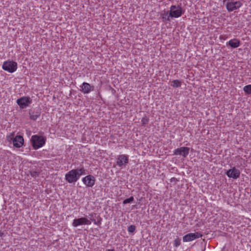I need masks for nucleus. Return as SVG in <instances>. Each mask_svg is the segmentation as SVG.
<instances>
[{"label": "nucleus", "mask_w": 251, "mask_h": 251, "mask_svg": "<svg viewBox=\"0 0 251 251\" xmlns=\"http://www.w3.org/2000/svg\"><path fill=\"white\" fill-rule=\"evenodd\" d=\"M86 171L83 167L73 169L65 175V179L70 183H75L81 176L86 174Z\"/></svg>", "instance_id": "nucleus-1"}, {"label": "nucleus", "mask_w": 251, "mask_h": 251, "mask_svg": "<svg viewBox=\"0 0 251 251\" xmlns=\"http://www.w3.org/2000/svg\"><path fill=\"white\" fill-rule=\"evenodd\" d=\"M31 141L33 149L37 150L44 146L45 144L46 138L41 136L34 135L31 137Z\"/></svg>", "instance_id": "nucleus-2"}, {"label": "nucleus", "mask_w": 251, "mask_h": 251, "mask_svg": "<svg viewBox=\"0 0 251 251\" xmlns=\"http://www.w3.org/2000/svg\"><path fill=\"white\" fill-rule=\"evenodd\" d=\"M2 69L9 73H13L17 69V63L13 61H5L2 65Z\"/></svg>", "instance_id": "nucleus-3"}, {"label": "nucleus", "mask_w": 251, "mask_h": 251, "mask_svg": "<svg viewBox=\"0 0 251 251\" xmlns=\"http://www.w3.org/2000/svg\"><path fill=\"white\" fill-rule=\"evenodd\" d=\"M170 13L172 18H178L183 14L182 8L179 5H172Z\"/></svg>", "instance_id": "nucleus-4"}, {"label": "nucleus", "mask_w": 251, "mask_h": 251, "mask_svg": "<svg viewBox=\"0 0 251 251\" xmlns=\"http://www.w3.org/2000/svg\"><path fill=\"white\" fill-rule=\"evenodd\" d=\"M225 4H226V8L228 12L237 10L242 5V3L240 1H227Z\"/></svg>", "instance_id": "nucleus-5"}, {"label": "nucleus", "mask_w": 251, "mask_h": 251, "mask_svg": "<svg viewBox=\"0 0 251 251\" xmlns=\"http://www.w3.org/2000/svg\"><path fill=\"white\" fill-rule=\"evenodd\" d=\"M91 222L90 220H88L87 218L82 217L78 219H75L73 220L72 226L74 227H77L79 226L87 225H91Z\"/></svg>", "instance_id": "nucleus-6"}, {"label": "nucleus", "mask_w": 251, "mask_h": 251, "mask_svg": "<svg viewBox=\"0 0 251 251\" xmlns=\"http://www.w3.org/2000/svg\"><path fill=\"white\" fill-rule=\"evenodd\" d=\"M202 234L199 232L188 233L183 237V242H190L194 239L201 237Z\"/></svg>", "instance_id": "nucleus-7"}, {"label": "nucleus", "mask_w": 251, "mask_h": 251, "mask_svg": "<svg viewBox=\"0 0 251 251\" xmlns=\"http://www.w3.org/2000/svg\"><path fill=\"white\" fill-rule=\"evenodd\" d=\"M31 102V100L27 97H23L17 100V104L23 109L27 106Z\"/></svg>", "instance_id": "nucleus-8"}, {"label": "nucleus", "mask_w": 251, "mask_h": 251, "mask_svg": "<svg viewBox=\"0 0 251 251\" xmlns=\"http://www.w3.org/2000/svg\"><path fill=\"white\" fill-rule=\"evenodd\" d=\"M82 180L87 187H92L95 183L96 179L94 176L89 175L83 177Z\"/></svg>", "instance_id": "nucleus-9"}, {"label": "nucleus", "mask_w": 251, "mask_h": 251, "mask_svg": "<svg viewBox=\"0 0 251 251\" xmlns=\"http://www.w3.org/2000/svg\"><path fill=\"white\" fill-rule=\"evenodd\" d=\"M128 163V156L125 154L119 155L117 158V165L122 167Z\"/></svg>", "instance_id": "nucleus-10"}, {"label": "nucleus", "mask_w": 251, "mask_h": 251, "mask_svg": "<svg viewBox=\"0 0 251 251\" xmlns=\"http://www.w3.org/2000/svg\"><path fill=\"white\" fill-rule=\"evenodd\" d=\"M226 174L230 178L237 179L240 176V172L238 169L235 167H233L227 171Z\"/></svg>", "instance_id": "nucleus-11"}, {"label": "nucleus", "mask_w": 251, "mask_h": 251, "mask_svg": "<svg viewBox=\"0 0 251 251\" xmlns=\"http://www.w3.org/2000/svg\"><path fill=\"white\" fill-rule=\"evenodd\" d=\"M189 148L188 147H183L177 148L174 150V153L175 155H180L185 157L189 154Z\"/></svg>", "instance_id": "nucleus-12"}, {"label": "nucleus", "mask_w": 251, "mask_h": 251, "mask_svg": "<svg viewBox=\"0 0 251 251\" xmlns=\"http://www.w3.org/2000/svg\"><path fill=\"white\" fill-rule=\"evenodd\" d=\"M24 138L21 135H17L13 139V144L14 147L20 148L24 144Z\"/></svg>", "instance_id": "nucleus-13"}, {"label": "nucleus", "mask_w": 251, "mask_h": 251, "mask_svg": "<svg viewBox=\"0 0 251 251\" xmlns=\"http://www.w3.org/2000/svg\"><path fill=\"white\" fill-rule=\"evenodd\" d=\"M240 45V40L236 38L231 39L226 43V46H229L233 48H238L239 47Z\"/></svg>", "instance_id": "nucleus-14"}, {"label": "nucleus", "mask_w": 251, "mask_h": 251, "mask_svg": "<svg viewBox=\"0 0 251 251\" xmlns=\"http://www.w3.org/2000/svg\"><path fill=\"white\" fill-rule=\"evenodd\" d=\"M93 90V87L90 86V85L86 82H83L81 86V91L84 94L89 93L91 91Z\"/></svg>", "instance_id": "nucleus-15"}, {"label": "nucleus", "mask_w": 251, "mask_h": 251, "mask_svg": "<svg viewBox=\"0 0 251 251\" xmlns=\"http://www.w3.org/2000/svg\"><path fill=\"white\" fill-rule=\"evenodd\" d=\"M161 17L162 22H166L167 21H170V18L171 17V16L170 15V12L168 11H163L161 14Z\"/></svg>", "instance_id": "nucleus-16"}, {"label": "nucleus", "mask_w": 251, "mask_h": 251, "mask_svg": "<svg viewBox=\"0 0 251 251\" xmlns=\"http://www.w3.org/2000/svg\"><path fill=\"white\" fill-rule=\"evenodd\" d=\"M30 119L32 120H36L40 116V112L38 111L34 112L32 110L29 111Z\"/></svg>", "instance_id": "nucleus-17"}, {"label": "nucleus", "mask_w": 251, "mask_h": 251, "mask_svg": "<svg viewBox=\"0 0 251 251\" xmlns=\"http://www.w3.org/2000/svg\"><path fill=\"white\" fill-rule=\"evenodd\" d=\"M244 91L247 95H251V84L247 85L243 87Z\"/></svg>", "instance_id": "nucleus-18"}, {"label": "nucleus", "mask_w": 251, "mask_h": 251, "mask_svg": "<svg viewBox=\"0 0 251 251\" xmlns=\"http://www.w3.org/2000/svg\"><path fill=\"white\" fill-rule=\"evenodd\" d=\"M181 82L177 79L174 80L171 84V86L173 87H179L181 86Z\"/></svg>", "instance_id": "nucleus-19"}, {"label": "nucleus", "mask_w": 251, "mask_h": 251, "mask_svg": "<svg viewBox=\"0 0 251 251\" xmlns=\"http://www.w3.org/2000/svg\"><path fill=\"white\" fill-rule=\"evenodd\" d=\"M134 201V198L133 197H130V198L125 199L123 202V203L124 204L130 203Z\"/></svg>", "instance_id": "nucleus-20"}, {"label": "nucleus", "mask_w": 251, "mask_h": 251, "mask_svg": "<svg viewBox=\"0 0 251 251\" xmlns=\"http://www.w3.org/2000/svg\"><path fill=\"white\" fill-rule=\"evenodd\" d=\"M30 175L33 177H36L39 176V172L36 171H31Z\"/></svg>", "instance_id": "nucleus-21"}, {"label": "nucleus", "mask_w": 251, "mask_h": 251, "mask_svg": "<svg viewBox=\"0 0 251 251\" xmlns=\"http://www.w3.org/2000/svg\"><path fill=\"white\" fill-rule=\"evenodd\" d=\"M136 227L134 225H130L128 227L127 230L129 232L132 233L135 230Z\"/></svg>", "instance_id": "nucleus-22"}, {"label": "nucleus", "mask_w": 251, "mask_h": 251, "mask_svg": "<svg viewBox=\"0 0 251 251\" xmlns=\"http://www.w3.org/2000/svg\"><path fill=\"white\" fill-rule=\"evenodd\" d=\"M180 244V239L179 238H176L174 241V245L175 247H178Z\"/></svg>", "instance_id": "nucleus-23"}, {"label": "nucleus", "mask_w": 251, "mask_h": 251, "mask_svg": "<svg viewBox=\"0 0 251 251\" xmlns=\"http://www.w3.org/2000/svg\"><path fill=\"white\" fill-rule=\"evenodd\" d=\"M149 119L146 117L142 118L141 120L142 124L143 126H145L149 122Z\"/></svg>", "instance_id": "nucleus-24"}, {"label": "nucleus", "mask_w": 251, "mask_h": 251, "mask_svg": "<svg viewBox=\"0 0 251 251\" xmlns=\"http://www.w3.org/2000/svg\"><path fill=\"white\" fill-rule=\"evenodd\" d=\"M233 0H223V2L225 4L227 1H233Z\"/></svg>", "instance_id": "nucleus-25"}, {"label": "nucleus", "mask_w": 251, "mask_h": 251, "mask_svg": "<svg viewBox=\"0 0 251 251\" xmlns=\"http://www.w3.org/2000/svg\"><path fill=\"white\" fill-rule=\"evenodd\" d=\"M220 39H225L226 37H225L224 36H220Z\"/></svg>", "instance_id": "nucleus-26"}, {"label": "nucleus", "mask_w": 251, "mask_h": 251, "mask_svg": "<svg viewBox=\"0 0 251 251\" xmlns=\"http://www.w3.org/2000/svg\"><path fill=\"white\" fill-rule=\"evenodd\" d=\"M3 235V233L2 232H0V237H2Z\"/></svg>", "instance_id": "nucleus-27"}, {"label": "nucleus", "mask_w": 251, "mask_h": 251, "mask_svg": "<svg viewBox=\"0 0 251 251\" xmlns=\"http://www.w3.org/2000/svg\"><path fill=\"white\" fill-rule=\"evenodd\" d=\"M106 251H114L113 250H107Z\"/></svg>", "instance_id": "nucleus-28"}, {"label": "nucleus", "mask_w": 251, "mask_h": 251, "mask_svg": "<svg viewBox=\"0 0 251 251\" xmlns=\"http://www.w3.org/2000/svg\"><path fill=\"white\" fill-rule=\"evenodd\" d=\"M92 221H93L95 224H96V221L95 220H92Z\"/></svg>", "instance_id": "nucleus-29"}]
</instances>
